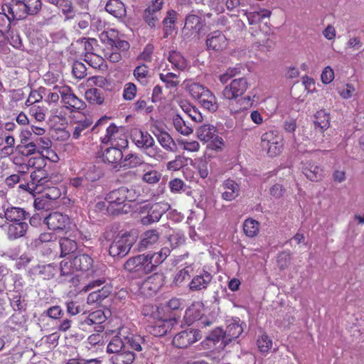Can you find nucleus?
<instances>
[{
    "mask_svg": "<svg viewBox=\"0 0 364 364\" xmlns=\"http://www.w3.org/2000/svg\"><path fill=\"white\" fill-rule=\"evenodd\" d=\"M207 89V87L196 82H192L188 86V90L190 95L196 100H198Z\"/></svg>",
    "mask_w": 364,
    "mask_h": 364,
    "instance_id": "53",
    "label": "nucleus"
},
{
    "mask_svg": "<svg viewBox=\"0 0 364 364\" xmlns=\"http://www.w3.org/2000/svg\"><path fill=\"white\" fill-rule=\"evenodd\" d=\"M79 119V120L73 122V137L75 139H78L81 136L85 134V130H87L92 124V120L90 118L84 117L82 119L73 116V119Z\"/></svg>",
    "mask_w": 364,
    "mask_h": 364,
    "instance_id": "23",
    "label": "nucleus"
},
{
    "mask_svg": "<svg viewBox=\"0 0 364 364\" xmlns=\"http://www.w3.org/2000/svg\"><path fill=\"white\" fill-rule=\"evenodd\" d=\"M168 60L172 64L173 67L178 70H183L187 67L186 59L178 52H171L169 53Z\"/></svg>",
    "mask_w": 364,
    "mask_h": 364,
    "instance_id": "46",
    "label": "nucleus"
},
{
    "mask_svg": "<svg viewBox=\"0 0 364 364\" xmlns=\"http://www.w3.org/2000/svg\"><path fill=\"white\" fill-rule=\"evenodd\" d=\"M86 100L91 104L100 105L103 103L105 97L102 92L97 88H90L85 92Z\"/></svg>",
    "mask_w": 364,
    "mask_h": 364,
    "instance_id": "42",
    "label": "nucleus"
},
{
    "mask_svg": "<svg viewBox=\"0 0 364 364\" xmlns=\"http://www.w3.org/2000/svg\"><path fill=\"white\" fill-rule=\"evenodd\" d=\"M30 178L34 183L35 193H42L52 185L51 177L45 169L35 170L31 173Z\"/></svg>",
    "mask_w": 364,
    "mask_h": 364,
    "instance_id": "11",
    "label": "nucleus"
},
{
    "mask_svg": "<svg viewBox=\"0 0 364 364\" xmlns=\"http://www.w3.org/2000/svg\"><path fill=\"white\" fill-rule=\"evenodd\" d=\"M145 256L148 260L149 266H151L149 267L151 272L154 271L155 268L157 267L163 262L160 255H159L158 252L147 253L145 254Z\"/></svg>",
    "mask_w": 364,
    "mask_h": 364,
    "instance_id": "60",
    "label": "nucleus"
},
{
    "mask_svg": "<svg viewBox=\"0 0 364 364\" xmlns=\"http://www.w3.org/2000/svg\"><path fill=\"white\" fill-rule=\"evenodd\" d=\"M314 124L321 129H326L329 127L328 117L323 111L318 112Z\"/></svg>",
    "mask_w": 364,
    "mask_h": 364,
    "instance_id": "57",
    "label": "nucleus"
},
{
    "mask_svg": "<svg viewBox=\"0 0 364 364\" xmlns=\"http://www.w3.org/2000/svg\"><path fill=\"white\" fill-rule=\"evenodd\" d=\"M135 79L142 85H146L150 78L149 70L145 64H141L135 68L133 72Z\"/></svg>",
    "mask_w": 364,
    "mask_h": 364,
    "instance_id": "38",
    "label": "nucleus"
},
{
    "mask_svg": "<svg viewBox=\"0 0 364 364\" xmlns=\"http://www.w3.org/2000/svg\"><path fill=\"white\" fill-rule=\"evenodd\" d=\"M107 203V211L110 215H118L124 212L126 202L120 188L109 192L105 197Z\"/></svg>",
    "mask_w": 364,
    "mask_h": 364,
    "instance_id": "5",
    "label": "nucleus"
},
{
    "mask_svg": "<svg viewBox=\"0 0 364 364\" xmlns=\"http://www.w3.org/2000/svg\"><path fill=\"white\" fill-rule=\"evenodd\" d=\"M143 164L142 158L136 154H128L122 161V166L125 168H136Z\"/></svg>",
    "mask_w": 364,
    "mask_h": 364,
    "instance_id": "44",
    "label": "nucleus"
},
{
    "mask_svg": "<svg viewBox=\"0 0 364 364\" xmlns=\"http://www.w3.org/2000/svg\"><path fill=\"white\" fill-rule=\"evenodd\" d=\"M198 100L203 108L210 112H215L218 108L215 96L208 89L199 97Z\"/></svg>",
    "mask_w": 364,
    "mask_h": 364,
    "instance_id": "26",
    "label": "nucleus"
},
{
    "mask_svg": "<svg viewBox=\"0 0 364 364\" xmlns=\"http://www.w3.org/2000/svg\"><path fill=\"white\" fill-rule=\"evenodd\" d=\"M261 146L269 156H276L282 152L283 138L277 130L268 131L261 136Z\"/></svg>",
    "mask_w": 364,
    "mask_h": 364,
    "instance_id": "1",
    "label": "nucleus"
},
{
    "mask_svg": "<svg viewBox=\"0 0 364 364\" xmlns=\"http://www.w3.org/2000/svg\"><path fill=\"white\" fill-rule=\"evenodd\" d=\"M21 143L16 146V149L18 152L25 156H29L34 154H38V151L36 149L35 146L31 143L29 138L26 136L22 132L21 135Z\"/></svg>",
    "mask_w": 364,
    "mask_h": 364,
    "instance_id": "30",
    "label": "nucleus"
},
{
    "mask_svg": "<svg viewBox=\"0 0 364 364\" xmlns=\"http://www.w3.org/2000/svg\"><path fill=\"white\" fill-rule=\"evenodd\" d=\"M87 68L84 63L76 61L73 65V75L77 79H82L87 75Z\"/></svg>",
    "mask_w": 364,
    "mask_h": 364,
    "instance_id": "56",
    "label": "nucleus"
},
{
    "mask_svg": "<svg viewBox=\"0 0 364 364\" xmlns=\"http://www.w3.org/2000/svg\"><path fill=\"white\" fill-rule=\"evenodd\" d=\"M173 124L176 130L183 135L188 136L193 133V129L187 125L184 119L179 115L173 117Z\"/></svg>",
    "mask_w": 364,
    "mask_h": 364,
    "instance_id": "47",
    "label": "nucleus"
},
{
    "mask_svg": "<svg viewBox=\"0 0 364 364\" xmlns=\"http://www.w3.org/2000/svg\"><path fill=\"white\" fill-rule=\"evenodd\" d=\"M28 227V224L24 221L10 223L7 226V235L11 240L23 237L26 234Z\"/></svg>",
    "mask_w": 364,
    "mask_h": 364,
    "instance_id": "24",
    "label": "nucleus"
},
{
    "mask_svg": "<svg viewBox=\"0 0 364 364\" xmlns=\"http://www.w3.org/2000/svg\"><path fill=\"white\" fill-rule=\"evenodd\" d=\"M122 151L115 147L107 148L102 155L103 161L109 164H116L122 161Z\"/></svg>",
    "mask_w": 364,
    "mask_h": 364,
    "instance_id": "35",
    "label": "nucleus"
},
{
    "mask_svg": "<svg viewBox=\"0 0 364 364\" xmlns=\"http://www.w3.org/2000/svg\"><path fill=\"white\" fill-rule=\"evenodd\" d=\"M76 16L80 18L78 22V26L81 29H86L90 26L92 15L87 12H78Z\"/></svg>",
    "mask_w": 364,
    "mask_h": 364,
    "instance_id": "59",
    "label": "nucleus"
},
{
    "mask_svg": "<svg viewBox=\"0 0 364 364\" xmlns=\"http://www.w3.org/2000/svg\"><path fill=\"white\" fill-rule=\"evenodd\" d=\"M221 188L222 198L225 200H233L240 195V186L232 179L225 180L223 183Z\"/></svg>",
    "mask_w": 364,
    "mask_h": 364,
    "instance_id": "17",
    "label": "nucleus"
},
{
    "mask_svg": "<svg viewBox=\"0 0 364 364\" xmlns=\"http://www.w3.org/2000/svg\"><path fill=\"white\" fill-rule=\"evenodd\" d=\"M101 171L97 168L95 166L90 167L84 177L85 181L87 182H95L97 180H99L101 177Z\"/></svg>",
    "mask_w": 364,
    "mask_h": 364,
    "instance_id": "55",
    "label": "nucleus"
},
{
    "mask_svg": "<svg viewBox=\"0 0 364 364\" xmlns=\"http://www.w3.org/2000/svg\"><path fill=\"white\" fill-rule=\"evenodd\" d=\"M202 28L200 18L197 15L190 14L187 16L183 29L192 31L193 33H198Z\"/></svg>",
    "mask_w": 364,
    "mask_h": 364,
    "instance_id": "39",
    "label": "nucleus"
},
{
    "mask_svg": "<svg viewBox=\"0 0 364 364\" xmlns=\"http://www.w3.org/2000/svg\"><path fill=\"white\" fill-rule=\"evenodd\" d=\"M202 336L198 329L188 328L177 333L173 339V344L179 348H186L201 339Z\"/></svg>",
    "mask_w": 364,
    "mask_h": 364,
    "instance_id": "3",
    "label": "nucleus"
},
{
    "mask_svg": "<svg viewBox=\"0 0 364 364\" xmlns=\"http://www.w3.org/2000/svg\"><path fill=\"white\" fill-rule=\"evenodd\" d=\"M179 145H181L183 149L190 151V152H196L200 149V144L196 140H187V139H180L178 141Z\"/></svg>",
    "mask_w": 364,
    "mask_h": 364,
    "instance_id": "54",
    "label": "nucleus"
},
{
    "mask_svg": "<svg viewBox=\"0 0 364 364\" xmlns=\"http://www.w3.org/2000/svg\"><path fill=\"white\" fill-rule=\"evenodd\" d=\"M159 78L163 81L168 88H173L179 85L178 75L164 70L159 74Z\"/></svg>",
    "mask_w": 364,
    "mask_h": 364,
    "instance_id": "48",
    "label": "nucleus"
},
{
    "mask_svg": "<svg viewBox=\"0 0 364 364\" xmlns=\"http://www.w3.org/2000/svg\"><path fill=\"white\" fill-rule=\"evenodd\" d=\"M124 343L127 346V349H132L133 350L141 351L144 346H146L145 343L144 338L138 335H129L124 337Z\"/></svg>",
    "mask_w": 364,
    "mask_h": 364,
    "instance_id": "33",
    "label": "nucleus"
},
{
    "mask_svg": "<svg viewBox=\"0 0 364 364\" xmlns=\"http://www.w3.org/2000/svg\"><path fill=\"white\" fill-rule=\"evenodd\" d=\"M105 10L117 18H122L126 16L124 4L119 0H109L105 5Z\"/></svg>",
    "mask_w": 364,
    "mask_h": 364,
    "instance_id": "25",
    "label": "nucleus"
},
{
    "mask_svg": "<svg viewBox=\"0 0 364 364\" xmlns=\"http://www.w3.org/2000/svg\"><path fill=\"white\" fill-rule=\"evenodd\" d=\"M259 223L252 218H247L243 223V231L249 237L257 236L259 233Z\"/></svg>",
    "mask_w": 364,
    "mask_h": 364,
    "instance_id": "40",
    "label": "nucleus"
},
{
    "mask_svg": "<svg viewBox=\"0 0 364 364\" xmlns=\"http://www.w3.org/2000/svg\"><path fill=\"white\" fill-rule=\"evenodd\" d=\"M134 243V237L130 234L117 235L109 245V253L113 257H123L129 252Z\"/></svg>",
    "mask_w": 364,
    "mask_h": 364,
    "instance_id": "2",
    "label": "nucleus"
},
{
    "mask_svg": "<svg viewBox=\"0 0 364 364\" xmlns=\"http://www.w3.org/2000/svg\"><path fill=\"white\" fill-rule=\"evenodd\" d=\"M161 174L159 171L151 170L145 173L143 175L142 179L147 183L154 184L158 183L161 179Z\"/></svg>",
    "mask_w": 364,
    "mask_h": 364,
    "instance_id": "58",
    "label": "nucleus"
},
{
    "mask_svg": "<svg viewBox=\"0 0 364 364\" xmlns=\"http://www.w3.org/2000/svg\"><path fill=\"white\" fill-rule=\"evenodd\" d=\"M92 258L87 254H81L75 256L73 258V265L76 270L79 271H89L93 267Z\"/></svg>",
    "mask_w": 364,
    "mask_h": 364,
    "instance_id": "29",
    "label": "nucleus"
},
{
    "mask_svg": "<svg viewBox=\"0 0 364 364\" xmlns=\"http://www.w3.org/2000/svg\"><path fill=\"white\" fill-rule=\"evenodd\" d=\"M170 208L171 205L166 202L156 203L151 206L149 205H144L142 209L147 210L148 214L146 216L141 218L142 223L148 225L159 221L161 216L168 210Z\"/></svg>",
    "mask_w": 364,
    "mask_h": 364,
    "instance_id": "6",
    "label": "nucleus"
},
{
    "mask_svg": "<svg viewBox=\"0 0 364 364\" xmlns=\"http://www.w3.org/2000/svg\"><path fill=\"white\" fill-rule=\"evenodd\" d=\"M60 275L62 277H71L73 274L75 270H76V268L73 265V259L72 261L67 259H63L60 262Z\"/></svg>",
    "mask_w": 364,
    "mask_h": 364,
    "instance_id": "51",
    "label": "nucleus"
},
{
    "mask_svg": "<svg viewBox=\"0 0 364 364\" xmlns=\"http://www.w3.org/2000/svg\"><path fill=\"white\" fill-rule=\"evenodd\" d=\"M159 235L156 230H150L145 232L141 239L139 247L141 250L146 249L154 245L159 240Z\"/></svg>",
    "mask_w": 364,
    "mask_h": 364,
    "instance_id": "37",
    "label": "nucleus"
},
{
    "mask_svg": "<svg viewBox=\"0 0 364 364\" xmlns=\"http://www.w3.org/2000/svg\"><path fill=\"white\" fill-rule=\"evenodd\" d=\"M124 338H122L119 336H114L111 339L107 347V352L114 355L117 354L127 348L124 343Z\"/></svg>",
    "mask_w": 364,
    "mask_h": 364,
    "instance_id": "41",
    "label": "nucleus"
},
{
    "mask_svg": "<svg viewBox=\"0 0 364 364\" xmlns=\"http://www.w3.org/2000/svg\"><path fill=\"white\" fill-rule=\"evenodd\" d=\"M4 217L11 223H18L23 222L28 218L29 213L21 208L13 206L5 208L4 206Z\"/></svg>",
    "mask_w": 364,
    "mask_h": 364,
    "instance_id": "19",
    "label": "nucleus"
},
{
    "mask_svg": "<svg viewBox=\"0 0 364 364\" xmlns=\"http://www.w3.org/2000/svg\"><path fill=\"white\" fill-rule=\"evenodd\" d=\"M150 267L145 254L130 257L124 264L125 270L129 272L136 273L139 276L151 272L149 268Z\"/></svg>",
    "mask_w": 364,
    "mask_h": 364,
    "instance_id": "4",
    "label": "nucleus"
},
{
    "mask_svg": "<svg viewBox=\"0 0 364 364\" xmlns=\"http://www.w3.org/2000/svg\"><path fill=\"white\" fill-rule=\"evenodd\" d=\"M30 15L37 14L41 8V0H23Z\"/></svg>",
    "mask_w": 364,
    "mask_h": 364,
    "instance_id": "61",
    "label": "nucleus"
},
{
    "mask_svg": "<svg viewBox=\"0 0 364 364\" xmlns=\"http://www.w3.org/2000/svg\"><path fill=\"white\" fill-rule=\"evenodd\" d=\"M247 88L248 83L245 78L235 79L224 88L223 96L227 100H234L242 96Z\"/></svg>",
    "mask_w": 364,
    "mask_h": 364,
    "instance_id": "8",
    "label": "nucleus"
},
{
    "mask_svg": "<svg viewBox=\"0 0 364 364\" xmlns=\"http://www.w3.org/2000/svg\"><path fill=\"white\" fill-rule=\"evenodd\" d=\"M21 33L22 30L19 27L13 26L7 31L6 38L13 47L23 50V45L21 36Z\"/></svg>",
    "mask_w": 364,
    "mask_h": 364,
    "instance_id": "28",
    "label": "nucleus"
},
{
    "mask_svg": "<svg viewBox=\"0 0 364 364\" xmlns=\"http://www.w3.org/2000/svg\"><path fill=\"white\" fill-rule=\"evenodd\" d=\"M163 284V276L154 274L139 285V292L144 296H151L161 289Z\"/></svg>",
    "mask_w": 364,
    "mask_h": 364,
    "instance_id": "7",
    "label": "nucleus"
},
{
    "mask_svg": "<svg viewBox=\"0 0 364 364\" xmlns=\"http://www.w3.org/2000/svg\"><path fill=\"white\" fill-rule=\"evenodd\" d=\"M154 136L157 139L160 145L167 151L176 152L177 146L171 135L163 130L158 129L157 132H154Z\"/></svg>",
    "mask_w": 364,
    "mask_h": 364,
    "instance_id": "21",
    "label": "nucleus"
},
{
    "mask_svg": "<svg viewBox=\"0 0 364 364\" xmlns=\"http://www.w3.org/2000/svg\"><path fill=\"white\" fill-rule=\"evenodd\" d=\"M135 359L134 353L125 348L120 353L113 355L111 360L114 364H131Z\"/></svg>",
    "mask_w": 364,
    "mask_h": 364,
    "instance_id": "34",
    "label": "nucleus"
},
{
    "mask_svg": "<svg viewBox=\"0 0 364 364\" xmlns=\"http://www.w3.org/2000/svg\"><path fill=\"white\" fill-rule=\"evenodd\" d=\"M8 12L16 19H23L30 15L23 0H12L8 6Z\"/></svg>",
    "mask_w": 364,
    "mask_h": 364,
    "instance_id": "22",
    "label": "nucleus"
},
{
    "mask_svg": "<svg viewBox=\"0 0 364 364\" xmlns=\"http://www.w3.org/2000/svg\"><path fill=\"white\" fill-rule=\"evenodd\" d=\"M59 245L60 247L61 257L74 253L77 249V242L74 240L68 237H61L59 240Z\"/></svg>",
    "mask_w": 364,
    "mask_h": 364,
    "instance_id": "36",
    "label": "nucleus"
},
{
    "mask_svg": "<svg viewBox=\"0 0 364 364\" xmlns=\"http://www.w3.org/2000/svg\"><path fill=\"white\" fill-rule=\"evenodd\" d=\"M338 92L343 98L348 99L355 95L356 89L353 85L346 84L339 88Z\"/></svg>",
    "mask_w": 364,
    "mask_h": 364,
    "instance_id": "63",
    "label": "nucleus"
},
{
    "mask_svg": "<svg viewBox=\"0 0 364 364\" xmlns=\"http://www.w3.org/2000/svg\"><path fill=\"white\" fill-rule=\"evenodd\" d=\"M206 46L208 50L221 51L226 48L228 40L221 31H215L208 35Z\"/></svg>",
    "mask_w": 364,
    "mask_h": 364,
    "instance_id": "14",
    "label": "nucleus"
},
{
    "mask_svg": "<svg viewBox=\"0 0 364 364\" xmlns=\"http://www.w3.org/2000/svg\"><path fill=\"white\" fill-rule=\"evenodd\" d=\"M198 138L204 142H208L216 134V128L210 124H204L198 127L196 129Z\"/></svg>",
    "mask_w": 364,
    "mask_h": 364,
    "instance_id": "32",
    "label": "nucleus"
},
{
    "mask_svg": "<svg viewBox=\"0 0 364 364\" xmlns=\"http://www.w3.org/2000/svg\"><path fill=\"white\" fill-rule=\"evenodd\" d=\"M213 277L208 272L203 271L199 274L196 275L189 284V288L191 291H200L208 287L212 281Z\"/></svg>",
    "mask_w": 364,
    "mask_h": 364,
    "instance_id": "20",
    "label": "nucleus"
},
{
    "mask_svg": "<svg viewBox=\"0 0 364 364\" xmlns=\"http://www.w3.org/2000/svg\"><path fill=\"white\" fill-rule=\"evenodd\" d=\"M176 13L174 11H168L166 17L163 20L164 38H167L172 33L176 22Z\"/></svg>",
    "mask_w": 364,
    "mask_h": 364,
    "instance_id": "43",
    "label": "nucleus"
},
{
    "mask_svg": "<svg viewBox=\"0 0 364 364\" xmlns=\"http://www.w3.org/2000/svg\"><path fill=\"white\" fill-rule=\"evenodd\" d=\"M109 293V287H103L101 289L97 291H92L87 296V304H92L94 303L100 302L102 300L107 298Z\"/></svg>",
    "mask_w": 364,
    "mask_h": 364,
    "instance_id": "45",
    "label": "nucleus"
},
{
    "mask_svg": "<svg viewBox=\"0 0 364 364\" xmlns=\"http://www.w3.org/2000/svg\"><path fill=\"white\" fill-rule=\"evenodd\" d=\"M303 173L311 181H319L323 177L322 168L311 162H307L304 164Z\"/></svg>",
    "mask_w": 364,
    "mask_h": 364,
    "instance_id": "31",
    "label": "nucleus"
},
{
    "mask_svg": "<svg viewBox=\"0 0 364 364\" xmlns=\"http://www.w3.org/2000/svg\"><path fill=\"white\" fill-rule=\"evenodd\" d=\"M243 328L237 322H232L230 323L225 331L223 333V330L218 328L215 331V338H212L213 341H218L220 337L225 343L230 342L232 339L237 338L242 333Z\"/></svg>",
    "mask_w": 364,
    "mask_h": 364,
    "instance_id": "13",
    "label": "nucleus"
},
{
    "mask_svg": "<svg viewBox=\"0 0 364 364\" xmlns=\"http://www.w3.org/2000/svg\"><path fill=\"white\" fill-rule=\"evenodd\" d=\"M58 89L62 102L65 105L68 109L73 108L75 109L81 110L85 108V103L72 92L70 87L63 86L62 88Z\"/></svg>",
    "mask_w": 364,
    "mask_h": 364,
    "instance_id": "9",
    "label": "nucleus"
},
{
    "mask_svg": "<svg viewBox=\"0 0 364 364\" xmlns=\"http://www.w3.org/2000/svg\"><path fill=\"white\" fill-rule=\"evenodd\" d=\"M29 138V141L36 147L38 154L43 155L44 151H48L52 146V141L48 136H38L28 132H23Z\"/></svg>",
    "mask_w": 364,
    "mask_h": 364,
    "instance_id": "16",
    "label": "nucleus"
},
{
    "mask_svg": "<svg viewBox=\"0 0 364 364\" xmlns=\"http://www.w3.org/2000/svg\"><path fill=\"white\" fill-rule=\"evenodd\" d=\"M44 223L50 230H64L70 225V218L61 213L53 212L44 218Z\"/></svg>",
    "mask_w": 364,
    "mask_h": 364,
    "instance_id": "12",
    "label": "nucleus"
},
{
    "mask_svg": "<svg viewBox=\"0 0 364 364\" xmlns=\"http://www.w3.org/2000/svg\"><path fill=\"white\" fill-rule=\"evenodd\" d=\"M124 137L122 130L112 123L106 129V134L101 137L103 144H111L112 145L123 146L127 141L122 138Z\"/></svg>",
    "mask_w": 364,
    "mask_h": 364,
    "instance_id": "10",
    "label": "nucleus"
},
{
    "mask_svg": "<svg viewBox=\"0 0 364 364\" xmlns=\"http://www.w3.org/2000/svg\"><path fill=\"white\" fill-rule=\"evenodd\" d=\"M132 140L135 145L140 149L148 148L154 144V138L147 132L134 129L132 132Z\"/></svg>",
    "mask_w": 364,
    "mask_h": 364,
    "instance_id": "18",
    "label": "nucleus"
},
{
    "mask_svg": "<svg viewBox=\"0 0 364 364\" xmlns=\"http://www.w3.org/2000/svg\"><path fill=\"white\" fill-rule=\"evenodd\" d=\"M125 201H135L140 195L139 189L134 186L126 187L122 186L119 188Z\"/></svg>",
    "mask_w": 364,
    "mask_h": 364,
    "instance_id": "50",
    "label": "nucleus"
},
{
    "mask_svg": "<svg viewBox=\"0 0 364 364\" xmlns=\"http://www.w3.org/2000/svg\"><path fill=\"white\" fill-rule=\"evenodd\" d=\"M192 269L191 267H186L181 269L174 277L173 283L176 285H179L187 279L190 278V272Z\"/></svg>",
    "mask_w": 364,
    "mask_h": 364,
    "instance_id": "62",
    "label": "nucleus"
},
{
    "mask_svg": "<svg viewBox=\"0 0 364 364\" xmlns=\"http://www.w3.org/2000/svg\"><path fill=\"white\" fill-rule=\"evenodd\" d=\"M164 4V0H155L144 13V18L147 24L154 28L160 18V10Z\"/></svg>",
    "mask_w": 364,
    "mask_h": 364,
    "instance_id": "15",
    "label": "nucleus"
},
{
    "mask_svg": "<svg viewBox=\"0 0 364 364\" xmlns=\"http://www.w3.org/2000/svg\"><path fill=\"white\" fill-rule=\"evenodd\" d=\"M272 341L267 335H262L257 340V346L261 352L266 353L272 347Z\"/></svg>",
    "mask_w": 364,
    "mask_h": 364,
    "instance_id": "64",
    "label": "nucleus"
},
{
    "mask_svg": "<svg viewBox=\"0 0 364 364\" xmlns=\"http://www.w3.org/2000/svg\"><path fill=\"white\" fill-rule=\"evenodd\" d=\"M173 322L172 320L158 321L150 327V333L156 337L163 336L171 330Z\"/></svg>",
    "mask_w": 364,
    "mask_h": 364,
    "instance_id": "27",
    "label": "nucleus"
},
{
    "mask_svg": "<svg viewBox=\"0 0 364 364\" xmlns=\"http://www.w3.org/2000/svg\"><path fill=\"white\" fill-rule=\"evenodd\" d=\"M46 90L45 87H39L37 90H33L26 100L27 105H33L36 102H40L43 99V95H46Z\"/></svg>",
    "mask_w": 364,
    "mask_h": 364,
    "instance_id": "52",
    "label": "nucleus"
},
{
    "mask_svg": "<svg viewBox=\"0 0 364 364\" xmlns=\"http://www.w3.org/2000/svg\"><path fill=\"white\" fill-rule=\"evenodd\" d=\"M106 320V316L102 310H97L90 313L88 316L82 322V324L89 326L93 324H101Z\"/></svg>",
    "mask_w": 364,
    "mask_h": 364,
    "instance_id": "49",
    "label": "nucleus"
}]
</instances>
